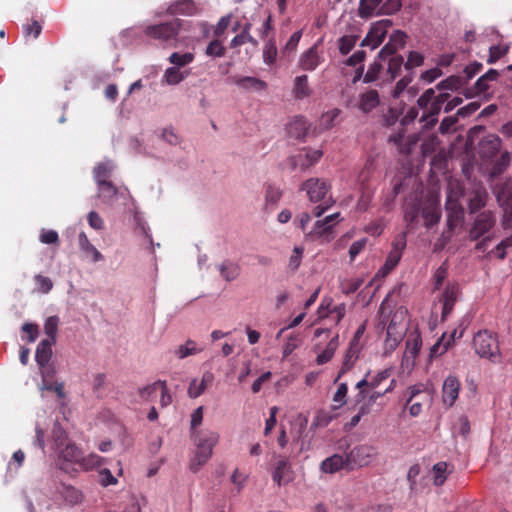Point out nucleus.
<instances>
[{"mask_svg": "<svg viewBox=\"0 0 512 512\" xmlns=\"http://www.w3.org/2000/svg\"><path fill=\"white\" fill-rule=\"evenodd\" d=\"M181 28L182 21L172 18L168 21L144 25L142 34L156 46L172 48L176 47L179 42Z\"/></svg>", "mask_w": 512, "mask_h": 512, "instance_id": "obj_1", "label": "nucleus"}, {"mask_svg": "<svg viewBox=\"0 0 512 512\" xmlns=\"http://www.w3.org/2000/svg\"><path fill=\"white\" fill-rule=\"evenodd\" d=\"M388 302V297H386L380 305V324H382L384 327L386 326V347L393 350L402 341L407 331L406 317L408 311L405 307L402 306L397 308L391 316L389 323L387 324L385 309L388 305Z\"/></svg>", "mask_w": 512, "mask_h": 512, "instance_id": "obj_2", "label": "nucleus"}, {"mask_svg": "<svg viewBox=\"0 0 512 512\" xmlns=\"http://www.w3.org/2000/svg\"><path fill=\"white\" fill-rule=\"evenodd\" d=\"M196 450L194 456L190 460V470L194 473L198 472L211 458L213 448L219 440V435L215 431L201 430L194 432L193 435Z\"/></svg>", "mask_w": 512, "mask_h": 512, "instance_id": "obj_3", "label": "nucleus"}, {"mask_svg": "<svg viewBox=\"0 0 512 512\" xmlns=\"http://www.w3.org/2000/svg\"><path fill=\"white\" fill-rule=\"evenodd\" d=\"M53 438L59 453L60 469L67 471V464H78L82 459V451L75 443L68 440L66 432L61 427L53 429Z\"/></svg>", "mask_w": 512, "mask_h": 512, "instance_id": "obj_4", "label": "nucleus"}, {"mask_svg": "<svg viewBox=\"0 0 512 512\" xmlns=\"http://www.w3.org/2000/svg\"><path fill=\"white\" fill-rule=\"evenodd\" d=\"M475 352L494 363L500 361V350L496 336L488 330L479 331L473 339Z\"/></svg>", "mask_w": 512, "mask_h": 512, "instance_id": "obj_5", "label": "nucleus"}, {"mask_svg": "<svg viewBox=\"0 0 512 512\" xmlns=\"http://www.w3.org/2000/svg\"><path fill=\"white\" fill-rule=\"evenodd\" d=\"M340 221V213H334L322 220H317L313 228L306 233L311 241L329 242L335 236L334 226Z\"/></svg>", "mask_w": 512, "mask_h": 512, "instance_id": "obj_6", "label": "nucleus"}, {"mask_svg": "<svg viewBox=\"0 0 512 512\" xmlns=\"http://www.w3.org/2000/svg\"><path fill=\"white\" fill-rule=\"evenodd\" d=\"M346 455L348 459L347 462L349 464V471H354L370 465L377 456V449L371 445L360 444L346 452Z\"/></svg>", "mask_w": 512, "mask_h": 512, "instance_id": "obj_7", "label": "nucleus"}, {"mask_svg": "<svg viewBox=\"0 0 512 512\" xmlns=\"http://www.w3.org/2000/svg\"><path fill=\"white\" fill-rule=\"evenodd\" d=\"M393 25L392 20L383 19L374 23L361 42L362 47L376 49L385 39L388 29Z\"/></svg>", "mask_w": 512, "mask_h": 512, "instance_id": "obj_8", "label": "nucleus"}, {"mask_svg": "<svg viewBox=\"0 0 512 512\" xmlns=\"http://www.w3.org/2000/svg\"><path fill=\"white\" fill-rule=\"evenodd\" d=\"M445 208L447 211V227L450 232L462 227L464 223V209L458 199L453 194H449L446 199Z\"/></svg>", "mask_w": 512, "mask_h": 512, "instance_id": "obj_9", "label": "nucleus"}, {"mask_svg": "<svg viewBox=\"0 0 512 512\" xmlns=\"http://www.w3.org/2000/svg\"><path fill=\"white\" fill-rule=\"evenodd\" d=\"M496 223L494 214L491 211H483L479 213L473 221L469 230V238L477 241L479 238L488 233Z\"/></svg>", "mask_w": 512, "mask_h": 512, "instance_id": "obj_10", "label": "nucleus"}, {"mask_svg": "<svg viewBox=\"0 0 512 512\" xmlns=\"http://www.w3.org/2000/svg\"><path fill=\"white\" fill-rule=\"evenodd\" d=\"M331 189V184L325 179L310 178L302 184V190L306 191L311 202L325 200L326 195Z\"/></svg>", "mask_w": 512, "mask_h": 512, "instance_id": "obj_11", "label": "nucleus"}, {"mask_svg": "<svg viewBox=\"0 0 512 512\" xmlns=\"http://www.w3.org/2000/svg\"><path fill=\"white\" fill-rule=\"evenodd\" d=\"M323 62V53L319 51V44L315 43L300 55L298 66L304 71H314Z\"/></svg>", "mask_w": 512, "mask_h": 512, "instance_id": "obj_12", "label": "nucleus"}, {"mask_svg": "<svg viewBox=\"0 0 512 512\" xmlns=\"http://www.w3.org/2000/svg\"><path fill=\"white\" fill-rule=\"evenodd\" d=\"M321 150L304 149L299 154L291 157L293 168L299 167L301 170H307L316 164L322 157Z\"/></svg>", "mask_w": 512, "mask_h": 512, "instance_id": "obj_13", "label": "nucleus"}, {"mask_svg": "<svg viewBox=\"0 0 512 512\" xmlns=\"http://www.w3.org/2000/svg\"><path fill=\"white\" fill-rule=\"evenodd\" d=\"M449 97V93H440L437 96L434 95L428 111L422 115L420 120L427 122L426 125L429 128L433 127L438 121L437 117L442 109L443 104L449 99Z\"/></svg>", "mask_w": 512, "mask_h": 512, "instance_id": "obj_14", "label": "nucleus"}, {"mask_svg": "<svg viewBox=\"0 0 512 512\" xmlns=\"http://www.w3.org/2000/svg\"><path fill=\"white\" fill-rule=\"evenodd\" d=\"M407 35L405 32L401 30L394 31L390 37L389 41L383 46L380 50L378 57L382 60H385L390 55L396 54V52L403 48L406 43Z\"/></svg>", "mask_w": 512, "mask_h": 512, "instance_id": "obj_15", "label": "nucleus"}, {"mask_svg": "<svg viewBox=\"0 0 512 512\" xmlns=\"http://www.w3.org/2000/svg\"><path fill=\"white\" fill-rule=\"evenodd\" d=\"M460 381L454 375H449L442 386V401L447 407H452L458 398L460 391Z\"/></svg>", "mask_w": 512, "mask_h": 512, "instance_id": "obj_16", "label": "nucleus"}, {"mask_svg": "<svg viewBox=\"0 0 512 512\" xmlns=\"http://www.w3.org/2000/svg\"><path fill=\"white\" fill-rule=\"evenodd\" d=\"M347 455L333 454L332 456L324 459L320 464V470L323 473L334 474L341 470L349 471V464L347 462Z\"/></svg>", "mask_w": 512, "mask_h": 512, "instance_id": "obj_17", "label": "nucleus"}, {"mask_svg": "<svg viewBox=\"0 0 512 512\" xmlns=\"http://www.w3.org/2000/svg\"><path fill=\"white\" fill-rule=\"evenodd\" d=\"M272 479L278 486L286 484L292 480L291 465L286 457H281L276 462L272 473Z\"/></svg>", "mask_w": 512, "mask_h": 512, "instance_id": "obj_18", "label": "nucleus"}, {"mask_svg": "<svg viewBox=\"0 0 512 512\" xmlns=\"http://www.w3.org/2000/svg\"><path fill=\"white\" fill-rule=\"evenodd\" d=\"M459 294V285L449 284L445 288L442 294L441 301L443 302L442 308V320H445L447 316L452 312L454 305L457 301V297Z\"/></svg>", "mask_w": 512, "mask_h": 512, "instance_id": "obj_19", "label": "nucleus"}, {"mask_svg": "<svg viewBox=\"0 0 512 512\" xmlns=\"http://www.w3.org/2000/svg\"><path fill=\"white\" fill-rule=\"evenodd\" d=\"M501 146L502 141L498 135H489L480 143L481 156L485 159H491L499 153Z\"/></svg>", "mask_w": 512, "mask_h": 512, "instance_id": "obj_20", "label": "nucleus"}, {"mask_svg": "<svg viewBox=\"0 0 512 512\" xmlns=\"http://www.w3.org/2000/svg\"><path fill=\"white\" fill-rule=\"evenodd\" d=\"M213 380L214 375L210 371L204 372L200 381L198 379H193L187 390L188 396L193 399L199 397L204 393Z\"/></svg>", "mask_w": 512, "mask_h": 512, "instance_id": "obj_21", "label": "nucleus"}, {"mask_svg": "<svg viewBox=\"0 0 512 512\" xmlns=\"http://www.w3.org/2000/svg\"><path fill=\"white\" fill-rule=\"evenodd\" d=\"M359 352H360V348L358 345V340L353 339L350 342L349 348L346 351V354L343 359L342 367L339 371V374H338L335 382L338 381V379L343 374H345L347 371H349L353 367V365L355 364L356 360L359 357Z\"/></svg>", "mask_w": 512, "mask_h": 512, "instance_id": "obj_22", "label": "nucleus"}, {"mask_svg": "<svg viewBox=\"0 0 512 512\" xmlns=\"http://www.w3.org/2000/svg\"><path fill=\"white\" fill-rule=\"evenodd\" d=\"M497 201L504 207L502 225L504 228L512 226V193L502 190L497 194Z\"/></svg>", "mask_w": 512, "mask_h": 512, "instance_id": "obj_23", "label": "nucleus"}, {"mask_svg": "<svg viewBox=\"0 0 512 512\" xmlns=\"http://www.w3.org/2000/svg\"><path fill=\"white\" fill-rule=\"evenodd\" d=\"M309 129L307 120L302 116L294 117L287 125V133L295 139H303Z\"/></svg>", "mask_w": 512, "mask_h": 512, "instance_id": "obj_24", "label": "nucleus"}, {"mask_svg": "<svg viewBox=\"0 0 512 512\" xmlns=\"http://www.w3.org/2000/svg\"><path fill=\"white\" fill-rule=\"evenodd\" d=\"M380 103V98L377 90H368L361 93L359 96L358 108L364 112L369 113L375 109Z\"/></svg>", "mask_w": 512, "mask_h": 512, "instance_id": "obj_25", "label": "nucleus"}, {"mask_svg": "<svg viewBox=\"0 0 512 512\" xmlns=\"http://www.w3.org/2000/svg\"><path fill=\"white\" fill-rule=\"evenodd\" d=\"M53 340L43 339L36 348L35 359L40 368H45L52 357Z\"/></svg>", "mask_w": 512, "mask_h": 512, "instance_id": "obj_26", "label": "nucleus"}, {"mask_svg": "<svg viewBox=\"0 0 512 512\" xmlns=\"http://www.w3.org/2000/svg\"><path fill=\"white\" fill-rule=\"evenodd\" d=\"M488 194L485 188L479 187L475 189L469 198V211L470 213H476L486 205Z\"/></svg>", "mask_w": 512, "mask_h": 512, "instance_id": "obj_27", "label": "nucleus"}, {"mask_svg": "<svg viewBox=\"0 0 512 512\" xmlns=\"http://www.w3.org/2000/svg\"><path fill=\"white\" fill-rule=\"evenodd\" d=\"M113 164L111 162L98 163L93 170V177L97 185L111 182L109 179L113 171Z\"/></svg>", "mask_w": 512, "mask_h": 512, "instance_id": "obj_28", "label": "nucleus"}, {"mask_svg": "<svg viewBox=\"0 0 512 512\" xmlns=\"http://www.w3.org/2000/svg\"><path fill=\"white\" fill-rule=\"evenodd\" d=\"M251 24L246 23L241 31L230 42L231 48L240 47L246 43H250L254 47L258 46V41L250 34Z\"/></svg>", "mask_w": 512, "mask_h": 512, "instance_id": "obj_29", "label": "nucleus"}, {"mask_svg": "<svg viewBox=\"0 0 512 512\" xmlns=\"http://www.w3.org/2000/svg\"><path fill=\"white\" fill-rule=\"evenodd\" d=\"M422 346V339L419 333L415 332L409 335L406 341V350L404 358L408 361L409 359H415L418 355Z\"/></svg>", "mask_w": 512, "mask_h": 512, "instance_id": "obj_30", "label": "nucleus"}, {"mask_svg": "<svg viewBox=\"0 0 512 512\" xmlns=\"http://www.w3.org/2000/svg\"><path fill=\"white\" fill-rule=\"evenodd\" d=\"M441 217L440 209L435 203H429L422 209V218L426 227H431L439 222Z\"/></svg>", "mask_w": 512, "mask_h": 512, "instance_id": "obj_31", "label": "nucleus"}, {"mask_svg": "<svg viewBox=\"0 0 512 512\" xmlns=\"http://www.w3.org/2000/svg\"><path fill=\"white\" fill-rule=\"evenodd\" d=\"M202 351L203 348L199 347L194 340L188 339L184 344L174 350V355L182 360L188 356L199 354Z\"/></svg>", "mask_w": 512, "mask_h": 512, "instance_id": "obj_32", "label": "nucleus"}, {"mask_svg": "<svg viewBox=\"0 0 512 512\" xmlns=\"http://www.w3.org/2000/svg\"><path fill=\"white\" fill-rule=\"evenodd\" d=\"M235 84L243 89H253L255 91H262L267 88V83L261 79L244 76L235 79Z\"/></svg>", "mask_w": 512, "mask_h": 512, "instance_id": "obj_33", "label": "nucleus"}, {"mask_svg": "<svg viewBox=\"0 0 512 512\" xmlns=\"http://www.w3.org/2000/svg\"><path fill=\"white\" fill-rule=\"evenodd\" d=\"M293 93L296 99H303L311 94V89L308 84V76L300 75L294 79Z\"/></svg>", "mask_w": 512, "mask_h": 512, "instance_id": "obj_34", "label": "nucleus"}, {"mask_svg": "<svg viewBox=\"0 0 512 512\" xmlns=\"http://www.w3.org/2000/svg\"><path fill=\"white\" fill-rule=\"evenodd\" d=\"M97 186H98V194L97 195L101 199V201L105 204H111L117 196V193H118L117 187L112 182L99 184Z\"/></svg>", "mask_w": 512, "mask_h": 512, "instance_id": "obj_35", "label": "nucleus"}, {"mask_svg": "<svg viewBox=\"0 0 512 512\" xmlns=\"http://www.w3.org/2000/svg\"><path fill=\"white\" fill-rule=\"evenodd\" d=\"M219 271L225 280L232 281L239 275L240 267L236 262L226 259L219 265Z\"/></svg>", "mask_w": 512, "mask_h": 512, "instance_id": "obj_36", "label": "nucleus"}, {"mask_svg": "<svg viewBox=\"0 0 512 512\" xmlns=\"http://www.w3.org/2000/svg\"><path fill=\"white\" fill-rule=\"evenodd\" d=\"M63 499L69 505H76L82 502L83 495L80 490L70 485H63L60 491Z\"/></svg>", "mask_w": 512, "mask_h": 512, "instance_id": "obj_37", "label": "nucleus"}, {"mask_svg": "<svg viewBox=\"0 0 512 512\" xmlns=\"http://www.w3.org/2000/svg\"><path fill=\"white\" fill-rule=\"evenodd\" d=\"M511 163V153L508 151H504L500 157L493 163L491 168V176L497 177L501 175L504 171L507 170V168L510 166Z\"/></svg>", "mask_w": 512, "mask_h": 512, "instance_id": "obj_38", "label": "nucleus"}, {"mask_svg": "<svg viewBox=\"0 0 512 512\" xmlns=\"http://www.w3.org/2000/svg\"><path fill=\"white\" fill-rule=\"evenodd\" d=\"M278 50L275 39H269L263 48V61L266 65L272 66L277 60Z\"/></svg>", "mask_w": 512, "mask_h": 512, "instance_id": "obj_39", "label": "nucleus"}, {"mask_svg": "<svg viewBox=\"0 0 512 512\" xmlns=\"http://www.w3.org/2000/svg\"><path fill=\"white\" fill-rule=\"evenodd\" d=\"M337 347H338V335L334 336L329 341L326 348L317 356V359H316L317 364L323 365V364L329 362L332 359Z\"/></svg>", "mask_w": 512, "mask_h": 512, "instance_id": "obj_40", "label": "nucleus"}, {"mask_svg": "<svg viewBox=\"0 0 512 512\" xmlns=\"http://www.w3.org/2000/svg\"><path fill=\"white\" fill-rule=\"evenodd\" d=\"M381 3L377 0H360L358 14L361 18L368 19L375 15L376 9Z\"/></svg>", "mask_w": 512, "mask_h": 512, "instance_id": "obj_41", "label": "nucleus"}, {"mask_svg": "<svg viewBox=\"0 0 512 512\" xmlns=\"http://www.w3.org/2000/svg\"><path fill=\"white\" fill-rule=\"evenodd\" d=\"M187 73L181 72L177 67H169L165 70L163 79L168 85H177L187 77Z\"/></svg>", "mask_w": 512, "mask_h": 512, "instance_id": "obj_42", "label": "nucleus"}, {"mask_svg": "<svg viewBox=\"0 0 512 512\" xmlns=\"http://www.w3.org/2000/svg\"><path fill=\"white\" fill-rule=\"evenodd\" d=\"M194 61V54L190 52H186L183 54H180L178 52H173L169 56V62L173 64V67H177L178 69L180 67H184Z\"/></svg>", "mask_w": 512, "mask_h": 512, "instance_id": "obj_43", "label": "nucleus"}, {"mask_svg": "<svg viewBox=\"0 0 512 512\" xmlns=\"http://www.w3.org/2000/svg\"><path fill=\"white\" fill-rule=\"evenodd\" d=\"M403 65L404 59L401 55H390L387 72L391 80H394L400 74Z\"/></svg>", "mask_w": 512, "mask_h": 512, "instance_id": "obj_44", "label": "nucleus"}, {"mask_svg": "<svg viewBox=\"0 0 512 512\" xmlns=\"http://www.w3.org/2000/svg\"><path fill=\"white\" fill-rule=\"evenodd\" d=\"M136 232L143 237V245H148V253H155L154 243L150 234V229L146 223L138 220Z\"/></svg>", "mask_w": 512, "mask_h": 512, "instance_id": "obj_45", "label": "nucleus"}, {"mask_svg": "<svg viewBox=\"0 0 512 512\" xmlns=\"http://www.w3.org/2000/svg\"><path fill=\"white\" fill-rule=\"evenodd\" d=\"M447 468L448 464L443 461L438 462L433 466L432 472L434 475V484L436 486H441L445 483L448 475Z\"/></svg>", "mask_w": 512, "mask_h": 512, "instance_id": "obj_46", "label": "nucleus"}, {"mask_svg": "<svg viewBox=\"0 0 512 512\" xmlns=\"http://www.w3.org/2000/svg\"><path fill=\"white\" fill-rule=\"evenodd\" d=\"M101 462L102 458L99 455L92 453L86 457L82 455V459H80L77 465H79L81 469L88 471L99 467Z\"/></svg>", "mask_w": 512, "mask_h": 512, "instance_id": "obj_47", "label": "nucleus"}, {"mask_svg": "<svg viewBox=\"0 0 512 512\" xmlns=\"http://www.w3.org/2000/svg\"><path fill=\"white\" fill-rule=\"evenodd\" d=\"M402 7L401 0H386L379 8L377 15H393Z\"/></svg>", "mask_w": 512, "mask_h": 512, "instance_id": "obj_48", "label": "nucleus"}, {"mask_svg": "<svg viewBox=\"0 0 512 512\" xmlns=\"http://www.w3.org/2000/svg\"><path fill=\"white\" fill-rule=\"evenodd\" d=\"M59 318L57 316H50L47 318L44 324L45 334L48 336L46 340L56 341V334L58 330Z\"/></svg>", "mask_w": 512, "mask_h": 512, "instance_id": "obj_49", "label": "nucleus"}, {"mask_svg": "<svg viewBox=\"0 0 512 512\" xmlns=\"http://www.w3.org/2000/svg\"><path fill=\"white\" fill-rule=\"evenodd\" d=\"M161 380H158L150 385H147L139 390V395L143 400H151L153 399L157 393H159V389L162 385Z\"/></svg>", "mask_w": 512, "mask_h": 512, "instance_id": "obj_50", "label": "nucleus"}, {"mask_svg": "<svg viewBox=\"0 0 512 512\" xmlns=\"http://www.w3.org/2000/svg\"><path fill=\"white\" fill-rule=\"evenodd\" d=\"M205 53L210 57H223L226 54V48L218 38L212 40L206 47Z\"/></svg>", "mask_w": 512, "mask_h": 512, "instance_id": "obj_51", "label": "nucleus"}, {"mask_svg": "<svg viewBox=\"0 0 512 512\" xmlns=\"http://www.w3.org/2000/svg\"><path fill=\"white\" fill-rule=\"evenodd\" d=\"M406 247V233L400 232L392 242V251L389 256H401Z\"/></svg>", "mask_w": 512, "mask_h": 512, "instance_id": "obj_52", "label": "nucleus"}, {"mask_svg": "<svg viewBox=\"0 0 512 512\" xmlns=\"http://www.w3.org/2000/svg\"><path fill=\"white\" fill-rule=\"evenodd\" d=\"M357 36L345 35L339 39V51L342 55H347L355 47Z\"/></svg>", "mask_w": 512, "mask_h": 512, "instance_id": "obj_53", "label": "nucleus"}, {"mask_svg": "<svg viewBox=\"0 0 512 512\" xmlns=\"http://www.w3.org/2000/svg\"><path fill=\"white\" fill-rule=\"evenodd\" d=\"M400 258H387L385 264L377 271L373 280L385 278L397 265Z\"/></svg>", "mask_w": 512, "mask_h": 512, "instance_id": "obj_54", "label": "nucleus"}, {"mask_svg": "<svg viewBox=\"0 0 512 512\" xmlns=\"http://www.w3.org/2000/svg\"><path fill=\"white\" fill-rule=\"evenodd\" d=\"M42 32V25L37 20H32L31 23L23 25V34L25 38L32 37L36 39Z\"/></svg>", "mask_w": 512, "mask_h": 512, "instance_id": "obj_55", "label": "nucleus"}, {"mask_svg": "<svg viewBox=\"0 0 512 512\" xmlns=\"http://www.w3.org/2000/svg\"><path fill=\"white\" fill-rule=\"evenodd\" d=\"M461 79L458 76H449L436 85L438 90H457L461 86Z\"/></svg>", "mask_w": 512, "mask_h": 512, "instance_id": "obj_56", "label": "nucleus"}, {"mask_svg": "<svg viewBox=\"0 0 512 512\" xmlns=\"http://www.w3.org/2000/svg\"><path fill=\"white\" fill-rule=\"evenodd\" d=\"M282 197V190L274 185H268L265 193L267 205H276Z\"/></svg>", "mask_w": 512, "mask_h": 512, "instance_id": "obj_57", "label": "nucleus"}, {"mask_svg": "<svg viewBox=\"0 0 512 512\" xmlns=\"http://www.w3.org/2000/svg\"><path fill=\"white\" fill-rule=\"evenodd\" d=\"M39 240L43 244L59 245V236L55 230L42 229L40 231Z\"/></svg>", "mask_w": 512, "mask_h": 512, "instance_id": "obj_58", "label": "nucleus"}, {"mask_svg": "<svg viewBox=\"0 0 512 512\" xmlns=\"http://www.w3.org/2000/svg\"><path fill=\"white\" fill-rule=\"evenodd\" d=\"M362 284L363 279L361 278L345 279L341 282V290L344 294H352L356 292Z\"/></svg>", "mask_w": 512, "mask_h": 512, "instance_id": "obj_59", "label": "nucleus"}, {"mask_svg": "<svg viewBox=\"0 0 512 512\" xmlns=\"http://www.w3.org/2000/svg\"><path fill=\"white\" fill-rule=\"evenodd\" d=\"M78 243L84 253L92 256H102L100 252H98L97 249L92 244H90L84 232H81L78 235Z\"/></svg>", "mask_w": 512, "mask_h": 512, "instance_id": "obj_60", "label": "nucleus"}, {"mask_svg": "<svg viewBox=\"0 0 512 512\" xmlns=\"http://www.w3.org/2000/svg\"><path fill=\"white\" fill-rule=\"evenodd\" d=\"M382 71V64L375 61L373 62L367 72L363 76L364 83H371L378 79L380 72Z\"/></svg>", "mask_w": 512, "mask_h": 512, "instance_id": "obj_61", "label": "nucleus"}, {"mask_svg": "<svg viewBox=\"0 0 512 512\" xmlns=\"http://www.w3.org/2000/svg\"><path fill=\"white\" fill-rule=\"evenodd\" d=\"M451 346L450 341H445V334L430 348V357H438L444 354Z\"/></svg>", "mask_w": 512, "mask_h": 512, "instance_id": "obj_62", "label": "nucleus"}, {"mask_svg": "<svg viewBox=\"0 0 512 512\" xmlns=\"http://www.w3.org/2000/svg\"><path fill=\"white\" fill-rule=\"evenodd\" d=\"M448 261L445 260L441 266L435 271L434 273V288L439 289L441 285L443 284L444 280L447 277L448 274Z\"/></svg>", "mask_w": 512, "mask_h": 512, "instance_id": "obj_63", "label": "nucleus"}, {"mask_svg": "<svg viewBox=\"0 0 512 512\" xmlns=\"http://www.w3.org/2000/svg\"><path fill=\"white\" fill-rule=\"evenodd\" d=\"M424 57L417 51H411L408 55L407 61L404 63L406 70H411L414 67H419L423 64Z\"/></svg>", "mask_w": 512, "mask_h": 512, "instance_id": "obj_64", "label": "nucleus"}]
</instances>
